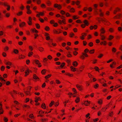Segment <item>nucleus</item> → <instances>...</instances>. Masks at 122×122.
Instances as JSON below:
<instances>
[{"instance_id":"6e6552de","label":"nucleus","mask_w":122,"mask_h":122,"mask_svg":"<svg viewBox=\"0 0 122 122\" xmlns=\"http://www.w3.org/2000/svg\"><path fill=\"white\" fill-rule=\"evenodd\" d=\"M100 36L101 37V39L102 40H104L106 38V36L103 34L100 35Z\"/></svg>"},{"instance_id":"72a5a7b5","label":"nucleus","mask_w":122,"mask_h":122,"mask_svg":"<svg viewBox=\"0 0 122 122\" xmlns=\"http://www.w3.org/2000/svg\"><path fill=\"white\" fill-rule=\"evenodd\" d=\"M46 69H43L41 71V73L43 75L45 74L46 73Z\"/></svg>"},{"instance_id":"8fccbe9b","label":"nucleus","mask_w":122,"mask_h":122,"mask_svg":"<svg viewBox=\"0 0 122 122\" xmlns=\"http://www.w3.org/2000/svg\"><path fill=\"white\" fill-rule=\"evenodd\" d=\"M60 13L62 15H64L66 13L64 10H61L60 11Z\"/></svg>"},{"instance_id":"c9c22d12","label":"nucleus","mask_w":122,"mask_h":122,"mask_svg":"<svg viewBox=\"0 0 122 122\" xmlns=\"http://www.w3.org/2000/svg\"><path fill=\"white\" fill-rule=\"evenodd\" d=\"M94 69L96 71H98L99 72V71L100 69L97 66H95L94 68Z\"/></svg>"},{"instance_id":"5fc2aeb1","label":"nucleus","mask_w":122,"mask_h":122,"mask_svg":"<svg viewBox=\"0 0 122 122\" xmlns=\"http://www.w3.org/2000/svg\"><path fill=\"white\" fill-rule=\"evenodd\" d=\"M32 12L30 10H27L26 13L28 14H30Z\"/></svg>"},{"instance_id":"c756f323","label":"nucleus","mask_w":122,"mask_h":122,"mask_svg":"<svg viewBox=\"0 0 122 122\" xmlns=\"http://www.w3.org/2000/svg\"><path fill=\"white\" fill-rule=\"evenodd\" d=\"M95 50L94 49H93L92 50H90L89 51V53L91 54H93L94 53Z\"/></svg>"},{"instance_id":"0eeeda50","label":"nucleus","mask_w":122,"mask_h":122,"mask_svg":"<svg viewBox=\"0 0 122 122\" xmlns=\"http://www.w3.org/2000/svg\"><path fill=\"white\" fill-rule=\"evenodd\" d=\"M81 35L82 36L80 37V38L82 40H84L85 39L84 37L86 36V34L85 33H83Z\"/></svg>"},{"instance_id":"4be33fe9","label":"nucleus","mask_w":122,"mask_h":122,"mask_svg":"<svg viewBox=\"0 0 122 122\" xmlns=\"http://www.w3.org/2000/svg\"><path fill=\"white\" fill-rule=\"evenodd\" d=\"M75 11V9L73 8H71L69 10V11L71 13H74Z\"/></svg>"},{"instance_id":"9d476101","label":"nucleus","mask_w":122,"mask_h":122,"mask_svg":"<svg viewBox=\"0 0 122 122\" xmlns=\"http://www.w3.org/2000/svg\"><path fill=\"white\" fill-rule=\"evenodd\" d=\"M72 64L74 66L76 67L78 65V64L76 61H75L73 62Z\"/></svg>"},{"instance_id":"6e6d98bb","label":"nucleus","mask_w":122,"mask_h":122,"mask_svg":"<svg viewBox=\"0 0 122 122\" xmlns=\"http://www.w3.org/2000/svg\"><path fill=\"white\" fill-rule=\"evenodd\" d=\"M88 101H85L84 102V105L86 106H89V104L88 103Z\"/></svg>"},{"instance_id":"774afa93","label":"nucleus","mask_w":122,"mask_h":122,"mask_svg":"<svg viewBox=\"0 0 122 122\" xmlns=\"http://www.w3.org/2000/svg\"><path fill=\"white\" fill-rule=\"evenodd\" d=\"M9 47L8 46H6L4 49V51H8L9 49Z\"/></svg>"},{"instance_id":"ddd939ff","label":"nucleus","mask_w":122,"mask_h":122,"mask_svg":"<svg viewBox=\"0 0 122 122\" xmlns=\"http://www.w3.org/2000/svg\"><path fill=\"white\" fill-rule=\"evenodd\" d=\"M70 68L71 69V71L73 72H75L76 71V68L75 67H74L72 66H71Z\"/></svg>"},{"instance_id":"f03ea898","label":"nucleus","mask_w":122,"mask_h":122,"mask_svg":"<svg viewBox=\"0 0 122 122\" xmlns=\"http://www.w3.org/2000/svg\"><path fill=\"white\" fill-rule=\"evenodd\" d=\"M54 7L55 8H57L59 10H60L62 8V6L60 4H54Z\"/></svg>"},{"instance_id":"473e14b6","label":"nucleus","mask_w":122,"mask_h":122,"mask_svg":"<svg viewBox=\"0 0 122 122\" xmlns=\"http://www.w3.org/2000/svg\"><path fill=\"white\" fill-rule=\"evenodd\" d=\"M36 26V28L38 29H40V26L39 24H35Z\"/></svg>"},{"instance_id":"cd10ccee","label":"nucleus","mask_w":122,"mask_h":122,"mask_svg":"<svg viewBox=\"0 0 122 122\" xmlns=\"http://www.w3.org/2000/svg\"><path fill=\"white\" fill-rule=\"evenodd\" d=\"M61 90L60 91V92L59 93H56L55 94L56 97H59L60 96V95L61 94V93H60V92H61Z\"/></svg>"},{"instance_id":"ea45409f","label":"nucleus","mask_w":122,"mask_h":122,"mask_svg":"<svg viewBox=\"0 0 122 122\" xmlns=\"http://www.w3.org/2000/svg\"><path fill=\"white\" fill-rule=\"evenodd\" d=\"M45 30L47 31H48L50 30L49 27L48 26H46L45 28Z\"/></svg>"},{"instance_id":"f8f14e48","label":"nucleus","mask_w":122,"mask_h":122,"mask_svg":"<svg viewBox=\"0 0 122 122\" xmlns=\"http://www.w3.org/2000/svg\"><path fill=\"white\" fill-rule=\"evenodd\" d=\"M30 71L29 69H28L27 70H26L25 71V76H26L27 75H29V73Z\"/></svg>"},{"instance_id":"c85d7f7f","label":"nucleus","mask_w":122,"mask_h":122,"mask_svg":"<svg viewBox=\"0 0 122 122\" xmlns=\"http://www.w3.org/2000/svg\"><path fill=\"white\" fill-rule=\"evenodd\" d=\"M39 50L41 52H42L44 50V48L41 47H39L38 48Z\"/></svg>"},{"instance_id":"4468645a","label":"nucleus","mask_w":122,"mask_h":122,"mask_svg":"<svg viewBox=\"0 0 122 122\" xmlns=\"http://www.w3.org/2000/svg\"><path fill=\"white\" fill-rule=\"evenodd\" d=\"M101 21L104 23V22L105 23L108 22V20L105 18H104L103 19L101 18Z\"/></svg>"},{"instance_id":"9b49d317","label":"nucleus","mask_w":122,"mask_h":122,"mask_svg":"<svg viewBox=\"0 0 122 122\" xmlns=\"http://www.w3.org/2000/svg\"><path fill=\"white\" fill-rule=\"evenodd\" d=\"M25 24L26 23L25 22H23L20 24L19 26L20 27H22L25 26Z\"/></svg>"},{"instance_id":"a878e982","label":"nucleus","mask_w":122,"mask_h":122,"mask_svg":"<svg viewBox=\"0 0 122 122\" xmlns=\"http://www.w3.org/2000/svg\"><path fill=\"white\" fill-rule=\"evenodd\" d=\"M35 63L36 64L38 65V64H41V63L39 61L37 60H34Z\"/></svg>"},{"instance_id":"393cba45","label":"nucleus","mask_w":122,"mask_h":122,"mask_svg":"<svg viewBox=\"0 0 122 122\" xmlns=\"http://www.w3.org/2000/svg\"><path fill=\"white\" fill-rule=\"evenodd\" d=\"M39 99H41V98L40 97L37 98L36 97L35 98V102H38Z\"/></svg>"},{"instance_id":"a19ab883","label":"nucleus","mask_w":122,"mask_h":122,"mask_svg":"<svg viewBox=\"0 0 122 122\" xmlns=\"http://www.w3.org/2000/svg\"><path fill=\"white\" fill-rule=\"evenodd\" d=\"M5 68V67L4 66H2L0 68V70L1 71H3L4 70Z\"/></svg>"},{"instance_id":"a211bd4d","label":"nucleus","mask_w":122,"mask_h":122,"mask_svg":"<svg viewBox=\"0 0 122 122\" xmlns=\"http://www.w3.org/2000/svg\"><path fill=\"white\" fill-rule=\"evenodd\" d=\"M3 5L5 6H7L9 5L7 2H2V5Z\"/></svg>"},{"instance_id":"5701e85b","label":"nucleus","mask_w":122,"mask_h":122,"mask_svg":"<svg viewBox=\"0 0 122 122\" xmlns=\"http://www.w3.org/2000/svg\"><path fill=\"white\" fill-rule=\"evenodd\" d=\"M6 65H8L11 66L12 65V63L10 61H7L5 63Z\"/></svg>"},{"instance_id":"a18cd8bd","label":"nucleus","mask_w":122,"mask_h":122,"mask_svg":"<svg viewBox=\"0 0 122 122\" xmlns=\"http://www.w3.org/2000/svg\"><path fill=\"white\" fill-rule=\"evenodd\" d=\"M74 34L73 32H71L69 34V36L70 37H72L74 36Z\"/></svg>"},{"instance_id":"0e129e2a","label":"nucleus","mask_w":122,"mask_h":122,"mask_svg":"<svg viewBox=\"0 0 122 122\" xmlns=\"http://www.w3.org/2000/svg\"><path fill=\"white\" fill-rule=\"evenodd\" d=\"M104 25H106L109 26V25H110V23L108 21V22H105V23H104Z\"/></svg>"},{"instance_id":"7c9ffc66","label":"nucleus","mask_w":122,"mask_h":122,"mask_svg":"<svg viewBox=\"0 0 122 122\" xmlns=\"http://www.w3.org/2000/svg\"><path fill=\"white\" fill-rule=\"evenodd\" d=\"M23 14V12L22 11H20L17 14V15L18 16H20L22 15Z\"/></svg>"},{"instance_id":"4d7b16f0","label":"nucleus","mask_w":122,"mask_h":122,"mask_svg":"<svg viewBox=\"0 0 122 122\" xmlns=\"http://www.w3.org/2000/svg\"><path fill=\"white\" fill-rule=\"evenodd\" d=\"M116 51V49L114 47H113L112 48V52L114 53Z\"/></svg>"},{"instance_id":"de8ad7c7","label":"nucleus","mask_w":122,"mask_h":122,"mask_svg":"<svg viewBox=\"0 0 122 122\" xmlns=\"http://www.w3.org/2000/svg\"><path fill=\"white\" fill-rule=\"evenodd\" d=\"M46 3L47 4V5L49 6L51 4V3L50 2V1L49 0L47 1Z\"/></svg>"},{"instance_id":"bf43d9fd","label":"nucleus","mask_w":122,"mask_h":122,"mask_svg":"<svg viewBox=\"0 0 122 122\" xmlns=\"http://www.w3.org/2000/svg\"><path fill=\"white\" fill-rule=\"evenodd\" d=\"M103 56V55L102 54H100L99 55L97 56L98 58H101Z\"/></svg>"},{"instance_id":"f3484780","label":"nucleus","mask_w":122,"mask_h":122,"mask_svg":"<svg viewBox=\"0 0 122 122\" xmlns=\"http://www.w3.org/2000/svg\"><path fill=\"white\" fill-rule=\"evenodd\" d=\"M80 101V99L79 97H77L76 98V99L75 100V102L76 103H77L79 102Z\"/></svg>"},{"instance_id":"1a4fd4ad","label":"nucleus","mask_w":122,"mask_h":122,"mask_svg":"<svg viewBox=\"0 0 122 122\" xmlns=\"http://www.w3.org/2000/svg\"><path fill=\"white\" fill-rule=\"evenodd\" d=\"M83 23H84V24L86 26H88L89 24V23L88 21L86 20H84L83 21Z\"/></svg>"},{"instance_id":"338daca9","label":"nucleus","mask_w":122,"mask_h":122,"mask_svg":"<svg viewBox=\"0 0 122 122\" xmlns=\"http://www.w3.org/2000/svg\"><path fill=\"white\" fill-rule=\"evenodd\" d=\"M39 20L40 22L41 23H43L44 22V20L41 18H39Z\"/></svg>"},{"instance_id":"39448f33","label":"nucleus","mask_w":122,"mask_h":122,"mask_svg":"<svg viewBox=\"0 0 122 122\" xmlns=\"http://www.w3.org/2000/svg\"><path fill=\"white\" fill-rule=\"evenodd\" d=\"M121 10V9L120 8L118 7H117L116 8L115 10H114L113 13L115 14H116L117 12L120 11Z\"/></svg>"},{"instance_id":"3c124183","label":"nucleus","mask_w":122,"mask_h":122,"mask_svg":"<svg viewBox=\"0 0 122 122\" xmlns=\"http://www.w3.org/2000/svg\"><path fill=\"white\" fill-rule=\"evenodd\" d=\"M99 85L98 84H96L95 85H94V87L95 89H97Z\"/></svg>"},{"instance_id":"20e7f679","label":"nucleus","mask_w":122,"mask_h":122,"mask_svg":"<svg viewBox=\"0 0 122 122\" xmlns=\"http://www.w3.org/2000/svg\"><path fill=\"white\" fill-rule=\"evenodd\" d=\"M76 86L80 91H81L83 90V86H82L77 84Z\"/></svg>"},{"instance_id":"58836bf2","label":"nucleus","mask_w":122,"mask_h":122,"mask_svg":"<svg viewBox=\"0 0 122 122\" xmlns=\"http://www.w3.org/2000/svg\"><path fill=\"white\" fill-rule=\"evenodd\" d=\"M33 53L32 52H29L28 53V56L29 57L33 55Z\"/></svg>"},{"instance_id":"4c0bfd02","label":"nucleus","mask_w":122,"mask_h":122,"mask_svg":"<svg viewBox=\"0 0 122 122\" xmlns=\"http://www.w3.org/2000/svg\"><path fill=\"white\" fill-rule=\"evenodd\" d=\"M101 18L100 17H97L96 18V20H97L100 23L101 21Z\"/></svg>"},{"instance_id":"6ab92c4d","label":"nucleus","mask_w":122,"mask_h":122,"mask_svg":"<svg viewBox=\"0 0 122 122\" xmlns=\"http://www.w3.org/2000/svg\"><path fill=\"white\" fill-rule=\"evenodd\" d=\"M65 74L69 76L70 77H72L73 76V75L72 74H70L69 73H65Z\"/></svg>"},{"instance_id":"49530a36","label":"nucleus","mask_w":122,"mask_h":122,"mask_svg":"<svg viewBox=\"0 0 122 122\" xmlns=\"http://www.w3.org/2000/svg\"><path fill=\"white\" fill-rule=\"evenodd\" d=\"M51 75L50 74L47 75L45 77V78L47 79L50 77L51 76Z\"/></svg>"},{"instance_id":"2f4dec72","label":"nucleus","mask_w":122,"mask_h":122,"mask_svg":"<svg viewBox=\"0 0 122 122\" xmlns=\"http://www.w3.org/2000/svg\"><path fill=\"white\" fill-rule=\"evenodd\" d=\"M79 18V17H77V16L76 15H73L72 17V18L74 20L78 19Z\"/></svg>"},{"instance_id":"aec40b11","label":"nucleus","mask_w":122,"mask_h":122,"mask_svg":"<svg viewBox=\"0 0 122 122\" xmlns=\"http://www.w3.org/2000/svg\"><path fill=\"white\" fill-rule=\"evenodd\" d=\"M54 102L53 101H52L49 105V107H51L54 105Z\"/></svg>"},{"instance_id":"680f3d73","label":"nucleus","mask_w":122,"mask_h":122,"mask_svg":"<svg viewBox=\"0 0 122 122\" xmlns=\"http://www.w3.org/2000/svg\"><path fill=\"white\" fill-rule=\"evenodd\" d=\"M118 31L121 32L122 31V28L121 27H119L118 28Z\"/></svg>"},{"instance_id":"79ce46f5","label":"nucleus","mask_w":122,"mask_h":122,"mask_svg":"<svg viewBox=\"0 0 122 122\" xmlns=\"http://www.w3.org/2000/svg\"><path fill=\"white\" fill-rule=\"evenodd\" d=\"M14 52L15 54H17L19 53V51L18 50L14 49Z\"/></svg>"},{"instance_id":"f257e3e1","label":"nucleus","mask_w":122,"mask_h":122,"mask_svg":"<svg viewBox=\"0 0 122 122\" xmlns=\"http://www.w3.org/2000/svg\"><path fill=\"white\" fill-rule=\"evenodd\" d=\"M32 88V87L30 86H29L27 87V88H29V90H28L27 91H24V92L25 93L26 95H31L30 94V92L31 90V89Z\"/></svg>"},{"instance_id":"b1692460","label":"nucleus","mask_w":122,"mask_h":122,"mask_svg":"<svg viewBox=\"0 0 122 122\" xmlns=\"http://www.w3.org/2000/svg\"><path fill=\"white\" fill-rule=\"evenodd\" d=\"M25 56L24 55H21L19 56V58L20 59H24L25 57Z\"/></svg>"},{"instance_id":"603ef678","label":"nucleus","mask_w":122,"mask_h":122,"mask_svg":"<svg viewBox=\"0 0 122 122\" xmlns=\"http://www.w3.org/2000/svg\"><path fill=\"white\" fill-rule=\"evenodd\" d=\"M65 64L64 62H62L61 63V64L60 65V66L61 68H62L65 65Z\"/></svg>"},{"instance_id":"052dcab7","label":"nucleus","mask_w":122,"mask_h":122,"mask_svg":"<svg viewBox=\"0 0 122 122\" xmlns=\"http://www.w3.org/2000/svg\"><path fill=\"white\" fill-rule=\"evenodd\" d=\"M57 39L58 40V41H61L62 40V37H61L60 36L58 37L57 38Z\"/></svg>"},{"instance_id":"e433bc0d","label":"nucleus","mask_w":122,"mask_h":122,"mask_svg":"<svg viewBox=\"0 0 122 122\" xmlns=\"http://www.w3.org/2000/svg\"><path fill=\"white\" fill-rule=\"evenodd\" d=\"M107 108V107H104L102 108L101 109V111L102 112H105Z\"/></svg>"},{"instance_id":"69168bd1","label":"nucleus","mask_w":122,"mask_h":122,"mask_svg":"<svg viewBox=\"0 0 122 122\" xmlns=\"http://www.w3.org/2000/svg\"><path fill=\"white\" fill-rule=\"evenodd\" d=\"M53 32L54 34H58V31L56 30H53Z\"/></svg>"},{"instance_id":"f704fd0d","label":"nucleus","mask_w":122,"mask_h":122,"mask_svg":"<svg viewBox=\"0 0 122 122\" xmlns=\"http://www.w3.org/2000/svg\"><path fill=\"white\" fill-rule=\"evenodd\" d=\"M32 30L33 32H34L36 33H37L38 32V31L35 28H34L33 29H32Z\"/></svg>"},{"instance_id":"09e8293b","label":"nucleus","mask_w":122,"mask_h":122,"mask_svg":"<svg viewBox=\"0 0 122 122\" xmlns=\"http://www.w3.org/2000/svg\"><path fill=\"white\" fill-rule=\"evenodd\" d=\"M4 111L2 108V107H0V114H2L3 113Z\"/></svg>"},{"instance_id":"412c9836","label":"nucleus","mask_w":122,"mask_h":122,"mask_svg":"<svg viewBox=\"0 0 122 122\" xmlns=\"http://www.w3.org/2000/svg\"><path fill=\"white\" fill-rule=\"evenodd\" d=\"M114 29L113 28H111L109 29V31L111 33H112L114 31Z\"/></svg>"},{"instance_id":"2eb2a0df","label":"nucleus","mask_w":122,"mask_h":122,"mask_svg":"<svg viewBox=\"0 0 122 122\" xmlns=\"http://www.w3.org/2000/svg\"><path fill=\"white\" fill-rule=\"evenodd\" d=\"M33 78L35 80H37L39 79V78L37 75L35 74H34L33 76Z\"/></svg>"},{"instance_id":"423d86ee","label":"nucleus","mask_w":122,"mask_h":122,"mask_svg":"<svg viewBox=\"0 0 122 122\" xmlns=\"http://www.w3.org/2000/svg\"><path fill=\"white\" fill-rule=\"evenodd\" d=\"M22 107L23 108V110L25 111L26 110L25 109L26 108L27 109H29L30 108V107L29 105L26 104L23 105Z\"/></svg>"},{"instance_id":"7ed1b4c3","label":"nucleus","mask_w":122,"mask_h":122,"mask_svg":"<svg viewBox=\"0 0 122 122\" xmlns=\"http://www.w3.org/2000/svg\"><path fill=\"white\" fill-rule=\"evenodd\" d=\"M100 35L104 34L106 32L105 29L103 27H101V29L100 30Z\"/></svg>"},{"instance_id":"e2e57ef3","label":"nucleus","mask_w":122,"mask_h":122,"mask_svg":"<svg viewBox=\"0 0 122 122\" xmlns=\"http://www.w3.org/2000/svg\"><path fill=\"white\" fill-rule=\"evenodd\" d=\"M29 117L31 119L34 118V116L32 114H30L29 115Z\"/></svg>"},{"instance_id":"bb28decb","label":"nucleus","mask_w":122,"mask_h":122,"mask_svg":"<svg viewBox=\"0 0 122 122\" xmlns=\"http://www.w3.org/2000/svg\"><path fill=\"white\" fill-rule=\"evenodd\" d=\"M41 107L44 109H46V106L45 104L44 103H43L41 105Z\"/></svg>"},{"instance_id":"864d4df0","label":"nucleus","mask_w":122,"mask_h":122,"mask_svg":"<svg viewBox=\"0 0 122 122\" xmlns=\"http://www.w3.org/2000/svg\"><path fill=\"white\" fill-rule=\"evenodd\" d=\"M88 45L90 47H92L93 46V43L92 42H90L88 44Z\"/></svg>"},{"instance_id":"13d9d810","label":"nucleus","mask_w":122,"mask_h":122,"mask_svg":"<svg viewBox=\"0 0 122 122\" xmlns=\"http://www.w3.org/2000/svg\"><path fill=\"white\" fill-rule=\"evenodd\" d=\"M76 22L77 23H82V22H81V20H77L76 21Z\"/></svg>"},{"instance_id":"dca6fc26","label":"nucleus","mask_w":122,"mask_h":122,"mask_svg":"<svg viewBox=\"0 0 122 122\" xmlns=\"http://www.w3.org/2000/svg\"><path fill=\"white\" fill-rule=\"evenodd\" d=\"M114 37L112 35H110L109 36V37L107 39L109 41L113 39Z\"/></svg>"},{"instance_id":"c03bdc74","label":"nucleus","mask_w":122,"mask_h":122,"mask_svg":"<svg viewBox=\"0 0 122 122\" xmlns=\"http://www.w3.org/2000/svg\"><path fill=\"white\" fill-rule=\"evenodd\" d=\"M41 7L42 8H45L46 5L45 4H43L41 5Z\"/></svg>"},{"instance_id":"37998d69","label":"nucleus","mask_w":122,"mask_h":122,"mask_svg":"<svg viewBox=\"0 0 122 122\" xmlns=\"http://www.w3.org/2000/svg\"><path fill=\"white\" fill-rule=\"evenodd\" d=\"M47 10L49 11H51L54 10V9L50 7H47Z\"/></svg>"}]
</instances>
